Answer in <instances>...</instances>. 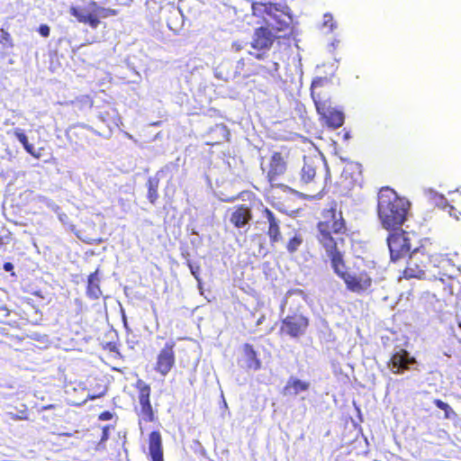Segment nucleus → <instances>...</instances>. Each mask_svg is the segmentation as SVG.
Instances as JSON below:
<instances>
[{"label": "nucleus", "instance_id": "25", "mask_svg": "<svg viewBox=\"0 0 461 461\" xmlns=\"http://www.w3.org/2000/svg\"><path fill=\"white\" fill-rule=\"evenodd\" d=\"M14 134L17 138V140L23 144L24 149L29 154H31L32 156H33L34 158H37L40 157L39 154L35 153L33 146L29 143L27 136L22 130L15 129L14 131Z\"/></svg>", "mask_w": 461, "mask_h": 461}, {"label": "nucleus", "instance_id": "30", "mask_svg": "<svg viewBox=\"0 0 461 461\" xmlns=\"http://www.w3.org/2000/svg\"><path fill=\"white\" fill-rule=\"evenodd\" d=\"M187 265H188V267H189L192 275L194 276V278L197 281H200V274H199L200 273V266H198V265L194 266L190 261L187 262Z\"/></svg>", "mask_w": 461, "mask_h": 461}, {"label": "nucleus", "instance_id": "41", "mask_svg": "<svg viewBox=\"0 0 461 461\" xmlns=\"http://www.w3.org/2000/svg\"><path fill=\"white\" fill-rule=\"evenodd\" d=\"M51 407H52V405H49V406L44 407L43 409L47 410V409H50Z\"/></svg>", "mask_w": 461, "mask_h": 461}, {"label": "nucleus", "instance_id": "13", "mask_svg": "<svg viewBox=\"0 0 461 461\" xmlns=\"http://www.w3.org/2000/svg\"><path fill=\"white\" fill-rule=\"evenodd\" d=\"M329 169L326 170L323 180L317 176V165L312 159L303 160V166L300 172V181L304 185H311L312 188L322 192L326 185L327 181L330 179Z\"/></svg>", "mask_w": 461, "mask_h": 461}, {"label": "nucleus", "instance_id": "20", "mask_svg": "<svg viewBox=\"0 0 461 461\" xmlns=\"http://www.w3.org/2000/svg\"><path fill=\"white\" fill-rule=\"evenodd\" d=\"M99 270L96 269L91 273L87 277L86 294L89 298L96 300L102 296V290L100 288L101 279L98 276Z\"/></svg>", "mask_w": 461, "mask_h": 461}, {"label": "nucleus", "instance_id": "21", "mask_svg": "<svg viewBox=\"0 0 461 461\" xmlns=\"http://www.w3.org/2000/svg\"><path fill=\"white\" fill-rule=\"evenodd\" d=\"M243 353L246 357V365L249 369L257 371L261 368V361L251 344L246 343L243 345Z\"/></svg>", "mask_w": 461, "mask_h": 461}, {"label": "nucleus", "instance_id": "26", "mask_svg": "<svg viewBox=\"0 0 461 461\" xmlns=\"http://www.w3.org/2000/svg\"><path fill=\"white\" fill-rule=\"evenodd\" d=\"M279 70V64L276 61H269L267 65H259L254 74H261L263 76H274Z\"/></svg>", "mask_w": 461, "mask_h": 461}, {"label": "nucleus", "instance_id": "2", "mask_svg": "<svg viewBox=\"0 0 461 461\" xmlns=\"http://www.w3.org/2000/svg\"><path fill=\"white\" fill-rule=\"evenodd\" d=\"M411 203L388 187H382L377 196V214L384 229L401 227L407 220Z\"/></svg>", "mask_w": 461, "mask_h": 461}, {"label": "nucleus", "instance_id": "40", "mask_svg": "<svg viewBox=\"0 0 461 461\" xmlns=\"http://www.w3.org/2000/svg\"><path fill=\"white\" fill-rule=\"evenodd\" d=\"M241 49H242V46H240V45H237V47H236V50H241Z\"/></svg>", "mask_w": 461, "mask_h": 461}, {"label": "nucleus", "instance_id": "24", "mask_svg": "<svg viewBox=\"0 0 461 461\" xmlns=\"http://www.w3.org/2000/svg\"><path fill=\"white\" fill-rule=\"evenodd\" d=\"M159 179L157 177H149L147 181V198L150 203L155 204L158 199Z\"/></svg>", "mask_w": 461, "mask_h": 461}, {"label": "nucleus", "instance_id": "37", "mask_svg": "<svg viewBox=\"0 0 461 461\" xmlns=\"http://www.w3.org/2000/svg\"><path fill=\"white\" fill-rule=\"evenodd\" d=\"M104 394V392L100 393L99 394H89L87 395L86 401L87 400H95L96 398L102 397Z\"/></svg>", "mask_w": 461, "mask_h": 461}, {"label": "nucleus", "instance_id": "10", "mask_svg": "<svg viewBox=\"0 0 461 461\" xmlns=\"http://www.w3.org/2000/svg\"><path fill=\"white\" fill-rule=\"evenodd\" d=\"M310 326V320L301 312H294L281 320L279 334L291 339L303 336Z\"/></svg>", "mask_w": 461, "mask_h": 461}, {"label": "nucleus", "instance_id": "16", "mask_svg": "<svg viewBox=\"0 0 461 461\" xmlns=\"http://www.w3.org/2000/svg\"><path fill=\"white\" fill-rule=\"evenodd\" d=\"M262 214L266 217L268 222L267 235L269 238L271 245L280 242L283 240L280 221L276 217L275 213L267 207H264Z\"/></svg>", "mask_w": 461, "mask_h": 461}, {"label": "nucleus", "instance_id": "43", "mask_svg": "<svg viewBox=\"0 0 461 461\" xmlns=\"http://www.w3.org/2000/svg\"><path fill=\"white\" fill-rule=\"evenodd\" d=\"M207 144H208V145H214L215 143H213V142L209 143V142H208Z\"/></svg>", "mask_w": 461, "mask_h": 461}, {"label": "nucleus", "instance_id": "7", "mask_svg": "<svg viewBox=\"0 0 461 461\" xmlns=\"http://www.w3.org/2000/svg\"><path fill=\"white\" fill-rule=\"evenodd\" d=\"M290 12L286 5L273 2L253 1L251 3L252 15L265 19L266 16L272 18L276 22V29L278 32L285 31L289 28V22L281 20L276 13L288 14Z\"/></svg>", "mask_w": 461, "mask_h": 461}, {"label": "nucleus", "instance_id": "4", "mask_svg": "<svg viewBox=\"0 0 461 461\" xmlns=\"http://www.w3.org/2000/svg\"><path fill=\"white\" fill-rule=\"evenodd\" d=\"M432 243L429 240L418 248H415L406 261V267L402 271L405 279H424L428 274L435 276L434 269L438 268L442 261V255L432 251Z\"/></svg>", "mask_w": 461, "mask_h": 461}, {"label": "nucleus", "instance_id": "31", "mask_svg": "<svg viewBox=\"0 0 461 461\" xmlns=\"http://www.w3.org/2000/svg\"><path fill=\"white\" fill-rule=\"evenodd\" d=\"M11 418L14 420H29V414L26 410L21 411L19 413L12 414Z\"/></svg>", "mask_w": 461, "mask_h": 461}, {"label": "nucleus", "instance_id": "39", "mask_svg": "<svg viewBox=\"0 0 461 461\" xmlns=\"http://www.w3.org/2000/svg\"><path fill=\"white\" fill-rule=\"evenodd\" d=\"M107 438V428L105 427L104 429V433H103V437H102V439H105Z\"/></svg>", "mask_w": 461, "mask_h": 461}, {"label": "nucleus", "instance_id": "18", "mask_svg": "<svg viewBox=\"0 0 461 461\" xmlns=\"http://www.w3.org/2000/svg\"><path fill=\"white\" fill-rule=\"evenodd\" d=\"M149 450L152 461H164L160 432L151 431L149 436Z\"/></svg>", "mask_w": 461, "mask_h": 461}, {"label": "nucleus", "instance_id": "14", "mask_svg": "<svg viewBox=\"0 0 461 461\" xmlns=\"http://www.w3.org/2000/svg\"><path fill=\"white\" fill-rule=\"evenodd\" d=\"M288 154L276 151L270 157L268 170L267 173V180L270 183L275 182L280 176L284 175L287 168Z\"/></svg>", "mask_w": 461, "mask_h": 461}, {"label": "nucleus", "instance_id": "38", "mask_svg": "<svg viewBox=\"0 0 461 461\" xmlns=\"http://www.w3.org/2000/svg\"><path fill=\"white\" fill-rule=\"evenodd\" d=\"M13 268H14V266H13L12 263L6 262V263L4 264V269L5 271H11Z\"/></svg>", "mask_w": 461, "mask_h": 461}, {"label": "nucleus", "instance_id": "11", "mask_svg": "<svg viewBox=\"0 0 461 461\" xmlns=\"http://www.w3.org/2000/svg\"><path fill=\"white\" fill-rule=\"evenodd\" d=\"M276 38L272 30L267 26L256 28L252 35L250 46L258 52H249V54L253 55L257 59H263L266 52L269 51L273 47Z\"/></svg>", "mask_w": 461, "mask_h": 461}, {"label": "nucleus", "instance_id": "9", "mask_svg": "<svg viewBox=\"0 0 461 461\" xmlns=\"http://www.w3.org/2000/svg\"><path fill=\"white\" fill-rule=\"evenodd\" d=\"M138 393L139 409H135L139 418V424L143 422H153L155 420V411L151 404V386L142 379H138L134 384Z\"/></svg>", "mask_w": 461, "mask_h": 461}, {"label": "nucleus", "instance_id": "28", "mask_svg": "<svg viewBox=\"0 0 461 461\" xmlns=\"http://www.w3.org/2000/svg\"><path fill=\"white\" fill-rule=\"evenodd\" d=\"M303 244V238L301 235L296 234L292 237L286 243V249L290 254H294L298 250L300 246Z\"/></svg>", "mask_w": 461, "mask_h": 461}, {"label": "nucleus", "instance_id": "19", "mask_svg": "<svg viewBox=\"0 0 461 461\" xmlns=\"http://www.w3.org/2000/svg\"><path fill=\"white\" fill-rule=\"evenodd\" d=\"M310 383L298 378L290 377L282 390L285 396L296 395L309 390Z\"/></svg>", "mask_w": 461, "mask_h": 461}, {"label": "nucleus", "instance_id": "3", "mask_svg": "<svg viewBox=\"0 0 461 461\" xmlns=\"http://www.w3.org/2000/svg\"><path fill=\"white\" fill-rule=\"evenodd\" d=\"M333 83L327 77H317L312 82L311 96L321 122L330 129L341 127L345 121L342 111L332 106Z\"/></svg>", "mask_w": 461, "mask_h": 461}, {"label": "nucleus", "instance_id": "17", "mask_svg": "<svg viewBox=\"0 0 461 461\" xmlns=\"http://www.w3.org/2000/svg\"><path fill=\"white\" fill-rule=\"evenodd\" d=\"M252 219V212L249 205L242 203L234 207L230 221L236 228L245 227Z\"/></svg>", "mask_w": 461, "mask_h": 461}, {"label": "nucleus", "instance_id": "22", "mask_svg": "<svg viewBox=\"0 0 461 461\" xmlns=\"http://www.w3.org/2000/svg\"><path fill=\"white\" fill-rule=\"evenodd\" d=\"M14 39L10 32L4 29H0V58L5 59L14 49Z\"/></svg>", "mask_w": 461, "mask_h": 461}, {"label": "nucleus", "instance_id": "33", "mask_svg": "<svg viewBox=\"0 0 461 461\" xmlns=\"http://www.w3.org/2000/svg\"><path fill=\"white\" fill-rule=\"evenodd\" d=\"M215 128H216V129H219V130L221 131V133H222V135H223L224 140H230V131H229V130H228V128H227V126H226V125H224V124L221 123V124H217V125L215 126Z\"/></svg>", "mask_w": 461, "mask_h": 461}, {"label": "nucleus", "instance_id": "23", "mask_svg": "<svg viewBox=\"0 0 461 461\" xmlns=\"http://www.w3.org/2000/svg\"><path fill=\"white\" fill-rule=\"evenodd\" d=\"M94 104V98L90 95H80L68 103V104L75 106L78 111L90 110L93 108Z\"/></svg>", "mask_w": 461, "mask_h": 461}, {"label": "nucleus", "instance_id": "29", "mask_svg": "<svg viewBox=\"0 0 461 461\" xmlns=\"http://www.w3.org/2000/svg\"><path fill=\"white\" fill-rule=\"evenodd\" d=\"M77 131H75L73 132V135L77 138H83L85 136V131H91V127L87 126V125H85V124H80L78 126H77L75 128Z\"/></svg>", "mask_w": 461, "mask_h": 461}, {"label": "nucleus", "instance_id": "15", "mask_svg": "<svg viewBox=\"0 0 461 461\" xmlns=\"http://www.w3.org/2000/svg\"><path fill=\"white\" fill-rule=\"evenodd\" d=\"M415 362V358L406 349H400L392 355L389 366L393 374H402L410 369L409 365Z\"/></svg>", "mask_w": 461, "mask_h": 461}, {"label": "nucleus", "instance_id": "42", "mask_svg": "<svg viewBox=\"0 0 461 461\" xmlns=\"http://www.w3.org/2000/svg\"><path fill=\"white\" fill-rule=\"evenodd\" d=\"M327 16H329V18H330V20H332V16H331V15H325V17H327Z\"/></svg>", "mask_w": 461, "mask_h": 461}, {"label": "nucleus", "instance_id": "34", "mask_svg": "<svg viewBox=\"0 0 461 461\" xmlns=\"http://www.w3.org/2000/svg\"><path fill=\"white\" fill-rule=\"evenodd\" d=\"M38 32L42 37L45 38L49 37L50 33V27L47 24H41L38 28Z\"/></svg>", "mask_w": 461, "mask_h": 461}, {"label": "nucleus", "instance_id": "8", "mask_svg": "<svg viewBox=\"0 0 461 461\" xmlns=\"http://www.w3.org/2000/svg\"><path fill=\"white\" fill-rule=\"evenodd\" d=\"M386 241L390 251L391 260L395 262L411 253L413 232L400 229L390 230Z\"/></svg>", "mask_w": 461, "mask_h": 461}, {"label": "nucleus", "instance_id": "32", "mask_svg": "<svg viewBox=\"0 0 461 461\" xmlns=\"http://www.w3.org/2000/svg\"><path fill=\"white\" fill-rule=\"evenodd\" d=\"M10 311L5 305H0V322H5V319L9 316Z\"/></svg>", "mask_w": 461, "mask_h": 461}, {"label": "nucleus", "instance_id": "12", "mask_svg": "<svg viewBox=\"0 0 461 461\" xmlns=\"http://www.w3.org/2000/svg\"><path fill=\"white\" fill-rule=\"evenodd\" d=\"M176 341L167 340L158 350L153 366L154 371L161 376H167L175 367L176 362Z\"/></svg>", "mask_w": 461, "mask_h": 461}, {"label": "nucleus", "instance_id": "36", "mask_svg": "<svg viewBox=\"0 0 461 461\" xmlns=\"http://www.w3.org/2000/svg\"><path fill=\"white\" fill-rule=\"evenodd\" d=\"M10 240L11 239L9 235L0 236V249H2L5 245L9 243Z\"/></svg>", "mask_w": 461, "mask_h": 461}, {"label": "nucleus", "instance_id": "6", "mask_svg": "<svg viewBox=\"0 0 461 461\" xmlns=\"http://www.w3.org/2000/svg\"><path fill=\"white\" fill-rule=\"evenodd\" d=\"M69 14L74 16L80 23L87 24L92 29H96L100 24V17L107 18L118 14L116 9L104 8L98 5V4L92 0L88 3L87 8L80 6H71Z\"/></svg>", "mask_w": 461, "mask_h": 461}, {"label": "nucleus", "instance_id": "1", "mask_svg": "<svg viewBox=\"0 0 461 461\" xmlns=\"http://www.w3.org/2000/svg\"><path fill=\"white\" fill-rule=\"evenodd\" d=\"M347 221L338 203L331 201L322 209L316 224L315 239L319 249L328 258L344 251L348 235Z\"/></svg>", "mask_w": 461, "mask_h": 461}, {"label": "nucleus", "instance_id": "5", "mask_svg": "<svg viewBox=\"0 0 461 461\" xmlns=\"http://www.w3.org/2000/svg\"><path fill=\"white\" fill-rule=\"evenodd\" d=\"M334 274L345 284L346 288L356 294L367 291L373 283V278L366 268L354 264L351 270L346 266L345 251L328 258Z\"/></svg>", "mask_w": 461, "mask_h": 461}, {"label": "nucleus", "instance_id": "27", "mask_svg": "<svg viewBox=\"0 0 461 461\" xmlns=\"http://www.w3.org/2000/svg\"><path fill=\"white\" fill-rule=\"evenodd\" d=\"M433 403L440 410L444 411L445 419H451L455 417L456 414L453 411V409L447 402H443L440 399H435Z\"/></svg>", "mask_w": 461, "mask_h": 461}, {"label": "nucleus", "instance_id": "35", "mask_svg": "<svg viewBox=\"0 0 461 461\" xmlns=\"http://www.w3.org/2000/svg\"><path fill=\"white\" fill-rule=\"evenodd\" d=\"M112 418H113V414L109 411H104L101 412L98 416V419L100 420H112Z\"/></svg>", "mask_w": 461, "mask_h": 461}]
</instances>
